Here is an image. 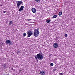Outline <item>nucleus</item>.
<instances>
[{
	"label": "nucleus",
	"mask_w": 75,
	"mask_h": 75,
	"mask_svg": "<svg viewBox=\"0 0 75 75\" xmlns=\"http://www.w3.org/2000/svg\"><path fill=\"white\" fill-rule=\"evenodd\" d=\"M24 7L23 6H21L20 8H19V11L20 12L21 11H22V10H23V9H24Z\"/></svg>",
	"instance_id": "8"
},
{
	"label": "nucleus",
	"mask_w": 75,
	"mask_h": 75,
	"mask_svg": "<svg viewBox=\"0 0 75 75\" xmlns=\"http://www.w3.org/2000/svg\"><path fill=\"white\" fill-rule=\"evenodd\" d=\"M11 69L12 70H13V67L11 68Z\"/></svg>",
	"instance_id": "23"
},
{
	"label": "nucleus",
	"mask_w": 75,
	"mask_h": 75,
	"mask_svg": "<svg viewBox=\"0 0 75 75\" xmlns=\"http://www.w3.org/2000/svg\"><path fill=\"white\" fill-rule=\"evenodd\" d=\"M43 58H44V57L40 53L38 54L35 57V59L38 62V59L39 60H42L43 59Z\"/></svg>",
	"instance_id": "1"
},
{
	"label": "nucleus",
	"mask_w": 75,
	"mask_h": 75,
	"mask_svg": "<svg viewBox=\"0 0 75 75\" xmlns=\"http://www.w3.org/2000/svg\"><path fill=\"white\" fill-rule=\"evenodd\" d=\"M35 0L37 2H38V1H39L40 0Z\"/></svg>",
	"instance_id": "20"
},
{
	"label": "nucleus",
	"mask_w": 75,
	"mask_h": 75,
	"mask_svg": "<svg viewBox=\"0 0 75 75\" xmlns=\"http://www.w3.org/2000/svg\"><path fill=\"white\" fill-rule=\"evenodd\" d=\"M39 30V28H38L37 29H34V35L35 37H37V36H38V34H40V32H39V31L38 30Z\"/></svg>",
	"instance_id": "2"
},
{
	"label": "nucleus",
	"mask_w": 75,
	"mask_h": 75,
	"mask_svg": "<svg viewBox=\"0 0 75 75\" xmlns=\"http://www.w3.org/2000/svg\"><path fill=\"white\" fill-rule=\"evenodd\" d=\"M46 23H50L51 22V20L50 19H47L46 21Z\"/></svg>",
	"instance_id": "11"
},
{
	"label": "nucleus",
	"mask_w": 75,
	"mask_h": 75,
	"mask_svg": "<svg viewBox=\"0 0 75 75\" xmlns=\"http://www.w3.org/2000/svg\"><path fill=\"white\" fill-rule=\"evenodd\" d=\"M26 35H27L26 33H24L23 34V37H25V36H26Z\"/></svg>",
	"instance_id": "15"
},
{
	"label": "nucleus",
	"mask_w": 75,
	"mask_h": 75,
	"mask_svg": "<svg viewBox=\"0 0 75 75\" xmlns=\"http://www.w3.org/2000/svg\"><path fill=\"white\" fill-rule=\"evenodd\" d=\"M17 4V7L18 9H19V8L20 7V6L21 5V4H23V2L21 1H18L16 2Z\"/></svg>",
	"instance_id": "3"
},
{
	"label": "nucleus",
	"mask_w": 75,
	"mask_h": 75,
	"mask_svg": "<svg viewBox=\"0 0 75 75\" xmlns=\"http://www.w3.org/2000/svg\"><path fill=\"white\" fill-rule=\"evenodd\" d=\"M40 74L41 75H45V72L44 71H40Z\"/></svg>",
	"instance_id": "6"
},
{
	"label": "nucleus",
	"mask_w": 75,
	"mask_h": 75,
	"mask_svg": "<svg viewBox=\"0 0 75 75\" xmlns=\"http://www.w3.org/2000/svg\"><path fill=\"white\" fill-rule=\"evenodd\" d=\"M3 68H4V69H5L6 68V64H4L3 65Z\"/></svg>",
	"instance_id": "14"
},
{
	"label": "nucleus",
	"mask_w": 75,
	"mask_h": 75,
	"mask_svg": "<svg viewBox=\"0 0 75 75\" xmlns=\"http://www.w3.org/2000/svg\"><path fill=\"white\" fill-rule=\"evenodd\" d=\"M30 20H31V19H29V20H28V21Z\"/></svg>",
	"instance_id": "25"
},
{
	"label": "nucleus",
	"mask_w": 75,
	"mask_h": 75,
	"mask_svg": "<svg viewBox=\"0 0 75 75\" xmlns=\"http://www.w3.org/2000/svg\"><path fill=\"white\" fill-rule=\"evenodd\" d=\"M27 34H28L27 37H30L33 35V33L31 31H29L27 33Z\"/></svg>",
	"instance_id": "4"
},
{
	"label": "nucleus",
	"mask_w": 75,
	"mask_h": 75,
	"mask_svg": "<svg viewBox=\"0 0 75 75\" xmlns=\"http://www.w3.org/2000/svg\"><path fill=\"white\" fill-rule=\"evenodd\" d=\"M53 47L54 48H57L58 47V44L57 43H55L53 45Z\"/></svg>",
	"instance_id": "9"
},
{
	"label": "nucleus",
	"mask_w": 75,
	"mask_h": 75,
	"mask_svg": "<svg viewBox=\"0 0 75 75\" xmlns=\"http://www.w3.org/2000/svg\"><path fill=\"white\" fill-rule=\"evenodd\" d=\"M53 72H55V70H56V69L54 68L53 69Z\"/></svg>",
	"instance_id": "21"
},
{
	"label": "nucleus",
	"mask_w": 75,
	"mask_h": 75,
	"mask_svg": "<svg viewBox=\"0 0 75 75\" xmlns=\"http://www.w3.org/2000/svg\"><path fill=\"white\" fill-rule=\"evenodd\" d=\"M20 51H19L18 50L17 51V54H20Z\"/></svg>",
	"instance_id": "19"
},
{
	"label": "nucleus",
	"mask_w": 75,
	"mask_h": 75,
	"mask_svg": "<svg viewBox=\"0 0 75 75\" xmlns=\"http://www.w3.org/2000/svg\"><path fill=\"white\" fill-rule=\"evenodd\" d=\"M59 75H63L64 74L62 73H59Z\"/></svg>",
	"instance_id": "17"
},
{
	"label": "nucleus",
	"mask_w": 75,
	"mask_h": 75,
	"mask_svg": "<svg viewBox=\"0 0 75 75\" xmlns=\"http://www.w3.org/2000/svg\"><path fill=\"white\" fill-rule=\"evenodd\" d=\"M32 12L33 13H36V9H35V8H33L32 9Z\"/></svg>",
	"instance_id": "7"
},
{
	"label": "nucleus",
	"mask_w": 75,
	"mask_h": 75,
	"mask_svg": "<svg viewBox=\"0 0 75 75\" xmlns=\"http://www.w3.org/2000/svg\"><path fill=\"white\" fill-rule=\"evenodd\" d=\"M57 16H58V15H54L53 16L52 18H55L56 17H57Z\"/></svg>",
	"instance_id": "10"
},
{
	"label": "nucleus",
	"mask_w": 75,
	"mask_h": 75,
	"mask_svg": "<svg viewBox=\"0 0 75 75\" xmlns=\"http://www.w3.org/2000/svg\"><path fill=\"white\" fill-rule=\"evenodd\" d=\"M6 43L7 44H9V45H12V42L9 40H6Z\"/></svg>",
	"instance_id": "5"
},
{
	"label": "nucleus",
	"mask_w": 75,
	"mask_h": 75,
	"mask_svg": "<svg viewBox=\"0 0 75 75\" xmlns=\"http://www.w3.org/2000/svg\"><path fill=\"white\" fill-rule=\"evenodd\" d=\"M13 23L12 22V21H9V25H11L12 24H13Z\"/></svg>",
	"instance_id": "12"
},
{
	"label": "nucleus",
	"mask_w": 75,
	"mask_h": 75,
	"mask_svg": "<svg viewBox=\"0 0 75 75\" xmlns=\"http://www.w3.org/2000/svg\"><path fill=\"white\" fill-rule=\"evenodd\" d=\"M6 11H4L3 12V13H4V14L6 13Z\"/></svg>",
	"instance_id": "22"
},
{
	"label": "nucleus",
	"mask_w": 75,
	"mask_h": 75,
	"mask_svg": "<svg viewBox=\"0 0 75 75\" xmlns=\"http://www.w3.org/2000/svg\"><path fill=\"white\" fill-rule=\"evenodd\" d=\"M58 15L59 16H61V15H62V12H59L58 14Z\"/></svg>",
	"instance_id": "13"
},
{
	"label": "nucleus",
	"mask_w": 75,
	"mask_h": 75,
	"mask_svg": "<svg viewBox=\"0 0 75 75\" xmlns=\"http://www.w3.org/2000/svg\"><path fill=\"white\" fill-rule=\"evenodd\" d=\"M50 65L51 66V67H53V65H54V64L52 63H51L50 64Z\"/></svg>",
	"instance_id": "16"
},
{
	"label": "nucleus",
	"mask_w": 75,
	"mask_h": 75,
	"mask_svg": "<svg viewBox=\"0 0 75 75\" xmlns=\"http://www.w3.org/2000/svg\"><path fill=\"white\" fill-rule=\"evenodd\" d=\"M0 6H1V7H2L3 6V5H0Z\"/></svg>",
	"instance_id": "24"
},
{
	"label": "nucleus",
	"mask_w": 75,
	"mask_h": 75,
	"mask_svg": "<svg viewBox=\"0 0 75 75\" xmlns=\"http://www.w3.org/2000/svg\"><path fill=\"white\" fill-rule=\"evenodd\" d=\"M68 36V35L67 34H65L64 35V36L65 37H67V36Z\"/></svg>",
	"instance_id": "18"
}]
</instances>
